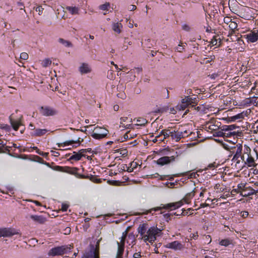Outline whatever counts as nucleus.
<instances>
[{
  "mask_svg": "<svg viewBox=\"0 0 258 258\" xmlns=\"http://www.w3.org/2000/svg\"><path fill=\"white\" fill-rule=\"evenodd\" d=\"M127 234V230H126L122 233L120 240L119 242L117 241V244L118 246L117 251L116 255V258H122V255L124 250V243Z\"/></svg>",
  "mask_w": 258,
  "mask_h": 258,
  "instance_id": "nucleus-8",
  "label": "nucleus"
},
{
  "mask_svg": "<svg viewBox=\"0 0 258 258\" xmlns=\"http://www.w3.org/2000/svg\"><path fill=\"white\" fill-rule=\"evenodd\" d=\"M10 123L13 128V129L15 131H17L20 126V125H21V123L20 120H15L11 117V116H10Z\"/></svg>",
  "mask_w": 258,
  "mask_h": 258,
  "instance_id": "nucleus-24",
  "label": "nucleus"
},
{
  "mask_svg": "<svg viewBox=\"0 0 258 258\" xmlns=\"http://www.w3.org/2000/svg\"><path fill=\"white\" fill-rule=\"evenodd\" d=\"M82 258H99V242H97L96 245V248L90 254L84 255Z\"/></svg>",
  "mask_w": 258,
  "mask_h": 258,
  "instance_id": "nucleus-15",
  "label": "nucleus"
},
{
  "mask_svg": "<svg viewBox=\"0 0 258 258\" xmlns=\"http://www.w3.org/2000/svg\"><path fill=\"white\" fill-rule=\"evenodd\" d=\"M128 117L126 116L122 117L120 118V127H124L127 129L131 128L132 127V119L130 118L129 120V122L130 123L128 124L125 125V122H126L128 120Z\"/></svg>",
  "mask_w": 258,
  "mask_h": 258,
  "instance_id": "nucleus-20",
  "label": "nucleus"
},
{
  "mask_svg": "<svg viewBox=\"0 0 258 258\" xmlns=\"http://www.w3.org/2000/svg\"><path fill=\"white\" fill-rule=\"evenodd\" d=\"M109 132L105 128L96 126L92 134V137L96 140H100L105 138Z\"/></svg>",
  "mask_w": 258,
  "mask_h": 258,
  "instance_id": "nucleus-9",
  "label": "nucleus"
},
{
  "mask_svg": "<svg viewBox=\"0 0 258 258\" xmlns=\"http://www.w3.org/2000/svg\"><path fill=\"white\" fill-rule=\"evenodd\" d=\"M232 151L231 153L232 154H234V155H238V156H242V146L241 144H237L235 146L231 148Z\"/></svg>",
  "mask_w": 258,
  "mask_h": 258,
  "instance_id": "nucleus-22",
  "label": "nucleus"
},
{
  "mask_svg": "<svg viewBox=\"0 0 258 258\" xmlns=\"http://www.w3.org/2000/svg\"><path fill=\"white\" fill-rule=\"evenodd\" d=\"M80 138H79L78 139L77 142L72 140V141H67V142H65L63 143H58V144H57V145H58V147H64V146H68V145H72V144H73L74 143H80Z\"/></svg>",
  "mask_w": 258,
  "mask_h": 258,
  "instance_id": "nucleus-32",
  "label": "nucleus"
},
{
  "mask_svg": "<svg viewBox=\"0 0 258 258\" xmlns=\"http://www.w3.org/2000/svg\"><path fill=\"white\" fill-rule=\"evenodd\" d=\"M245 114L244 113V112H242L239 114H237V115L234 116L232 117V119L233 120H236L237 119H241L243 118Z\"/></svg>",
  "mask_w": 258,
  "mask_h": 258,
  "instance_id": "nucleus-39",
  "label": "nucleus"
},
{
  "mask_svg": "<svg viewBox=\"0 0 258 258\" xmlns=\"http://www.w3.org/2000/svg\"><path fill=\"white\" fill-rule=\"evenodd\" d=\"M107 78L110 80H112L114 78V75L112 70H109L108 71Z\"/></svg>",
  "mask_w": 258,
  "mask_h": 258,
  "instance_id": "nucleus-42",
  "label": "nucleus"
},
{
  "mask_svg": "<svg viewBox=\"0 0 258 258\" xmlns=\"http://www.w3.org/2000/svg\"><path fill=\"white\" fill-rule=\"evenodd\" d=\"M29 55L26 52H22L20 54V59L23 60H27L28 58Z\"/></svg>",
  "mask_w": 258,
  "mask_h": 258,
  "instance_id": "nucleus-45",
  "label": "nucleus"
},
{
  "mask_svg": "<svg viewBox=\"0 0 258 258\" xmlns=\"http://www.w3.org/2000/svg\"><path fill=\"white\" fill-rule=\"evenodd\" d=\"M43 10V8L41 6H39L36 8V11L39 13V15H40V13H42Z\"/></svg>",
  "mask_w": 258,
  "mask_h": 258,
  "instance_id": "nucleus-58",
  "label": "nucleus"
},
{
  "mask_svg": "<svg viewBox=\"0 0 258 258\" xmlns=\"http://www.w3.org/2000/svg\"><path fill=\"white\" fill-rule=\"evenodd\" d=\"M165 247L174 250H181L183 248L182 244L178 241H174L172 242L167 243Z\"/></svg>",
  "mask_w": 258,
  "mask_h": 258,
  "instance_id": "nucleus-16",
  "label": "nucleus"
},
{
  "mask_svg": "<svg viewBox=\"0 0 258 258\" xmlns=\"http://www.w3.org/2000/svg\"><path fill=\"white\" fill-rule=\"evenodd\" d=\"M66 9L72 15L79 14V8L77 7L67 6Z\"/></svg>",
  "mask_w": 258,
  "mask_h": 258,
  "instance_id": "nucleus-26",
  "label": "nucleus"
},
{
  "mask_svg": "<svg viewBox=\"0 0 258 258\" xmlns=\"http://www.w3.org/2000/svg\"><path fill=\"white\" fill-rule=\"evenodd\" d=\"M247 188V183H240L237 185V189L238 190L240 195L244 197H247L251 195H253L254 191H250L251 192H246L245 190Z\"/></svg>",
  "mask_w": 258,
  "mask_h": 258,
  "instance_id": "nucleus-12",
  "label": "nucleus"
},
{
  "mask_svg": "<svg viewBox=\"0 0 258 258\" xmlns=\"http://www.w3.org/2000/svg\"><path fill=\"white\" fill-rule=\"evenodd\" d=\"M120 153L122 156L125 157L127 155V151L126 149H123L120 151Z\"/></svg>",
  "mask_w": 258,
  "mask_h": 258,
  "instance_id": "nucleus-54",
  "label": "nucleus"
},
{
  "mask_svg": "<svg viewBox=\"0 0 258 258\" xmlns=\"http://www.w3.org/2000/svg\"><path fill=\"white\" fill-rule=\"evenodd\" d=\"M122 27V25L121 23L117 22L114 23L112 26V29L113 31L118 34L121 32V29Z\"/></svg>",
  "mask_w": 258,
  "mask_h": 258,
  "instance_id": "nucleus-30",
  "label": "nucleus"
},
{
  "mask_svg": "<svg viewBox=\"0 0 258 258\" xmlns=\"http://www.w3.org/2000/svg\"><path fill=\"white\" fill-rule=\"evenodd\" d=\"M69 208V205L67 204H62V205H61V210L63 211V212H65V211H67V210H68Z\"/></svg>",
  "mask_w": 258,
  "mask_h": 258,
  "instance_id": "nucleus-51",
  "label": "nucleus"
},
{
  "mask_svg": "<svg viewBox=\"0 0 258 258\" xmlns=\"http://www.w3.org/2000/svg\"><path fill=\"white\" fill-rule=\"evenodd\" d=\"M177 110H178L176 109V107H172V108H170V111L169 112L171 114H176V113L177 112Z\"/></svg>",
  "mask_w": 258,
  "mask_h": 258,
  "instance_id": "nucleus-61",
  "label": "nucleus"
},
{
  "mask_svg": "<svg viewBox=\"0 0 258 258\" xmlns=\"http://www.w3.org/2000/svg\"><path fill=\"white\" fill-rule=\"evenodd\" d=\"M47 132L48 130L46 129L37 128L34 131L33 135L35 137H40L45 135Z\"/></svg>",
  "mask_w": 258,
  "mask_h": 258,
  "instance_id": "nucleus-25",
  "label": "nucleus"
},
{
  "mask_svg": "<svg viewBox=\"0 0 258 258\" xmlns=\"http://www.w3.org/2000/svg\"><path fill=\"white\" fill-rule=\"evenodd\" d=\"M171 131L169 129H164L161 131L160 135H162L165 139L171 137Z\"/></svg>",
  "mask_w": 258,
  "mask_h": 258,
  "instance_id": "nucleus-33",
  "label": "nucleus"
},
{
  "mask_svg": "<svg viewBox=\"0 0 258 258\" xmlns=\"http://www.w3.org/2000/svg\"><path fill=\"white\" fill-rule=\"evenodd\" d=\"M70 249L71 248L66 245L56 246L50 249L48 252V254L49 256H52L56 255H62L64 253H67V252L69 251Z\"/></svg>",
  "mask_w": 258,
  "mask_h": 258,
  "instance_id": "nucleus-7",
  "label": "nucleus"
},
{
  "mask_svg": "<svg viewBox=\"0 0 258 258\" xmlns=\"http://www.w3.org/2000/svg\"><path fill=\"white\" fill-rule=\"evenodd\" d=\"M198 237V232H196V233L191 234L190 235V238H192L195 239H197Z\"/></svg>",
  "mask_w": 258,
  "mask_h": 258,
  "instance_id": "nucleus-62",
  "label": "nucleus"
},
{
  "mask_svg": "<svg viewBox=\"0 0 258 258\" xmlns=\"http://www.w3.org/2000/svg\"><path fill=\"white\" fill-rule=\"evenodd\" d=\"M17 5H18V7H20V10H24V11L25 12H26V11H25V9H24V4H23V3H21V2H18V3H17Z\"/></svg>",
  "mask_w": 258,
  "mask_h": 258,
  "instance_id": "nucleus-55",
  "label": "nucleus"
},
{
  "mask_svg": "<svg viewBox=\"0 0 258 258\" xmlns=\"http://www.w3.org/2000/svg\"><path fill=\"white\" fill-rule=\"evenodd\" d=\"M58 41L59 43L63 45L65 47H72L73 46V44L70 41L65 40L63 38H60L58 39Z\"/></svg>",
  "mask_w": 258,
  "mask_h": 258,
  "instance_id": "nucleus-29",
  "label": "nucleus"
},
{
  "mask_svg": "<svg viewBox=\"0 0 258 258\" xmlns=\"http://www.w3.org/2000/svg\"><path fill=\"white\" fill-rule=\"evenodd\" d=\"M37 154L45 157H46L48 155V153L43 152L42 151H37Z\"/></svg>",
  "mask_w": 258,
  "mask_h": 258,
  "instance_id": "nucleus-56",
  "label": "nucleus"
},
{
  "mask_svg": "<svg viewBox=\"0 0 258 258\" xmlns=\"http://www.w3.org/2000/svg\"><path fill=\"white\" fill-rule=\"evenodd\" d=\"M182 28L183 30L186 31H189L190 30V26L187 24H183L182 26Z\"/></svg>",
  "mask_w": 258,
  "mask_h": 258,
  "instance_id": "nucleus-49",
  "label": "nucleus"
},
{
  "mask_svg": "<svg viewBox=\"0 0 258 258\" xmlns=\"http://www.w3.org/2000/svg\"><path fill=\"white\" fill-rule=\"evenodd\" d=\"M253 133L257 134L258 133V120H257L253 126Z\"/></svg>",
  "mask_w": 258,
  "mask_h": 258,
  "instance_id": "nucleus-48",
  "label": "nucleus"
},
{
  "mask_svg": "<svg viewBox=\"0 0 258 258\" xmlns=\"http://www.w3.org/2000/svg\"><path fill=\"white\" fill-rule=\"evenodd\" d=\"M172 215L171 214H165L163 216L164 217L165 219L168 221L169 220H170V216Z\"/></svg>",
  "mask_w": 258,
  "mask_h": 258,
  "instance_id": "nucleus-57",
  "label": "nucleus"
},
{
  "mask_svg": "<svg viewBox=\"0 0 258 258\" xmlns=\"http://www.w3.org/2000/svg\"><path fill=\"white\" fill-rule=\"evenodd\" d=\"M240 216L242 218H245L247 217V216H248V212L247 211L241 212V214H240Z\"/></svg>",
  "mask_w": 258,
  "mask_h": 258,
  "instance_id": "nucleus-53",
  "label": "nucleus"
},
{
  "mask_svg": "<svg viewBox=\"0 0 258 258\" xmlns=\"http://www.w3.org/2000/svg\"><path fill=\"white\" fill-rule=\"evenodd\" d=\"M134 162L131 163V166L130 167H127L126 165H124V166H126V168H127L126 171L128 172H132L133 171L134 169L135 168V167H132V166L134 164Z\"/></svg>",
  "mask_w": 258,
  "mask_h": 258,
  "instance_id": "nucleus-46",
  "label": "nucleus"
},
{
  "mask_svg": "<svg viewBox=\"0 0 258 258\" xmlns=\"http://www.w3.org/2000/svg\"><path fill=\"white\" fill-rule=\"evenodd\" d=\"M51 63V61L49 59H45L43 60L42 62V65L43 67H47L48 66L50 65Z\"/></svg>",
  "mask_w": 258,
  "mask_h": 258,
  "instance_id": "nucleus-38",
  "label": "nucleus"
},
{
  "mask_svg": "<svg viewBox=\"0 0 258 258\" xmlns=\"http://www.w3.org/2000/svg\"><path fill=\"white\" fill-rule=\"evenodd\" d=\"M79 71L80 73L83 75L90 73L92 71V70L88 63H82L79 68Z\"/></svg>",
  "mask_w": 258,
  "mask_h": 258,
  "instance_id": "nucleus-18",
  "label": "nucleus"
},
{
  "mask_svg": "<svg viewBox=\"0 0 258 258\" xmlns=\"http://www.w3.org/2000/svg\"><path fill=\"white\" fill-rule=\"evenodd\" d=\"M185 101L186 102L187 104L191 105L192 104H197V99L196 98H192L190 96H185L184 98Z\"/></svg>",
  "mask_w": 258,
  "mask_h": 258,
  "instance_id": "nucleus-31",
  "label": "nucleus"
},
{
  "mask_svg": "<svg viewBox=\"0 0 258 258\" xmlns=\"http://www.w3.org/2000/svg\"><path fill=\"white\" fill-rule=\"evenodd\" d=\"M242 156H240L238 155H234L231 160V166H232V168L233 167V166L236 167L237 164H239L240 163L241 160H242Z\"/></svg>",
  "mask_w": 258,
  "mask_h": 258,
  "instance_id": "nucleus-23",
  "label": "nucleus"
},
{
  "mask_svg": "<svg viewBox=\"0 0 258 258\" xmlns=\"http://www.w3.org/2000/svg\"><path fill=\"white\" fill-rule=\"evenodd\" d=\"M30 218L35 222L41 224L44 223L46 221V218L41 215H32L30 216Z\"/></svg>",
  "mask_w": 258,
  "mask_h": 258,
  "instance_id": "nucleus-21",
  "label": "nucleus"
},
{
  "mask_svg": "<svg viewBox=\"0 0 258 258\" xmlns=\"http://www.w3.org/2000/svg\"><path fill=\"white\" fill-rule=\"evenodd\" d=\"M39 111L41 114L45 116H53L57 113L55 109L48 106L40 107Z\"/></svg>",
  "mask_w": 258,
  "mask_h": 258,
  "instance_id": "nucleus-10",
  "label": "nucleus"
},
{
  "mask_svg": "<svg viewBox=\"0 0 258 258\" xmlns=\"http://www.w3.org/2000/svg\"><path fill=\"white\" fill-rule=\"evenodd\" d=\"M45 164L46 165L49 167L51 168L52 169L55 171L61 172H67L71 173L72 174H75L77 177L79 178L82 179H87L89 178L91 181H93L95 182H99L100 181L99 179H96V177L93 175H91L90 177L89 175H85L83 174H79L77 173V171L78 169L76 167H70L68 166H60L58 165H51L49 163L45 162Z\"/></svg>",
  "mask_w": 258,
  "mask_h": 258,
  "instance_id": "nucleus-2",
  "label": "nucleus"
},
{
  "mask_svg": "<svg viewBox=\"0 0 258 258\" xmlns=\"http://www.w3.org/2000/svg\"><path fill=\"white\" fill-rule=\"evenodd\" d=\"M86 153L85 150H80L78 152H74L73 155L69 159V161L73 160L75 161H79L81 160L82 157L85 156L84 153Z\"/></svg>",
  "mask_w": 258,
  "mask_h": 258,
  "instance_id": "nucleus-17",
  "label": "nucleus"
},
{
  "mask_svg": "<svg viewBox=\"0 0 258 258\" xmlns=\"http://www.w3.org/2000/svg\"><path fill=\"white\" fill-rule=\"evenodd\" d=\"M181 133L176 132L175 131H171V137L172 139L178 141L181 138Z\"/></svg>",
  "mask_w": 258,
  "mask_h": 258,
  "instance_id": "nucleus-28",
  "label": "nucleus"
},
{
  "mask_svg": "<svg viewBox=\"0 0 258 258\" xmlns=\"http://www.w3.org/2000/svg\"><path fill=\"white\" fill-rule=\"evenodd\" d=\"M229 27L230 29L231 30V32L230 34H232L233 33H234L235 32V30L237 27V24L235 22L230 21L229 24Z\"/></svg>",
  "mask_w": 258,
  "mask_h": 258,
  "instance_id": "nucleus-34",
  "label": "nucleus"
},
{
  "mask_svg": "<svg viewBox=\"0 0 258 258\" xmlns=\"http://www.w3.org/2000/svg\"><path fill=\"white\" fill-rule=\"evenodd\" d=\"M147 224L145 223L140 225L138 232L145 242L153 243L156 240L157 236L160 235L161 230L154 226L151 227L147 230Z\"/></svg>",
  "mask_w": 258,
  "mask_h": 258,
  "instance_id": "nucleus-1",
  "label": "nucleus"
},
{
  "mask_svg": "<svg viewBox=\"0 0 258 258\" xmlns=\"http://www.w3.org/2000/svg\"><path fill=\"white\" fill-rule=\"evenodd\" d=\"M132 43L131 41H128L127 39L125 38L122 48L124 50H126L128 48V45H132Z\"/></svg>",
  "mask_w": 258,
  "mask_h": 258,
  "instance_id": "nucleus-40",
  "label": "nucleus"
},
{
  "mask_svg": "<svg viewBox=\"0 0 258 258\" xmlns=\"http://www.w3.org/2000/svg\"><path fill=\"white\" fill-rule=\"evenodd\" d=\"M109 7L110 4L109 3H106L104 4L100 5L99 8L100 10L102 11H108Z\"/></svg>",
  "mask_w": 258,
  "mask_h": 258,
  "instance_id": "nucleus-37",
  "label": "nucleus"
},
{
  "mask_svg": "<svg viewBox=\"0 0 258 258\" xmlns=\"http://www.w3.org/2000/svg\"><path fill=\"white\" fill-rule=\"evenodd\" d=\"M220 122L219 121H217L215 120H211L210 121H209L206 123L205 124V128L208 131H217L219 129Z\"/></svg>",
  "mask_w": 258,
  "mask_h": 258,
  "instance_id": "nucleus-13",
  "label": "nucleus"
},
{
  "mask_svg": "<svg viewBox=\"0 0 258 258\" xmlns=\"http://www.w3.org/2000/svg\"><path fill=\"white\" fill-rule=\"evenodd\" d=\"M133 257L134 258H140V257H141V252H138L135 253L133 255Z\"/></svg>",
  "mask_w": 258,
  "mask_h": 258,
  "instance_id": "nucleus-63",
  "label": "nucleus"
},
{
  "mask_svg": "<svg viewBox=\"0 0 258 258\" xmlns=\"http://www.w3.org/2000/svg\"><path fill=\"white\" fill-rule=\"evenodd\" d=\"M249 42L253 43L258 40V33L255 31H250L243 36Z\"/></svg>",
  "mask_w": 258,
  "mask_h": 258,
  "instance_id": "nucleus-14",
  "label": "nucleus"
},
{
  "mask_svg": "<svg viewBox=\"0 0 258 258\" xmlns=\"http://www.w3.org/2000/svg\"><path fill=\"white\" fill-rule=\"evenodd\" d=\"M156 137L160 142H163L165 140L163 136L162 135H160V133L159 135H156Z\"/></svg>",
  "mask_w": 258,
  "mask_h": 258,
  "instance_id": "nucleus-52",
  "label": "nucleus"
},
{
  "mask_svg": "<svg viewBox=\"0 0 258 258\" xmlns=\"http://www.w3.org/2000/svg\"><path fill=\"white\" fill-rule=\"evenodd\" d=\"M255 157L258 158L257 153L255 152L251 153L250 149L247 148L242 154V161L248 167H256L257 164L255 161Z\"/></svg>",
  "mask_w": 258,
  "mask_h": 258,
  "instance_id": "nucleus-4",
  "label": "nucleus"
},
{
  "mask_svg": "<svg viewBox=\"0 0 258 258\" xmlns=\"http://www.w3.org/2000/svg\"><path fill=\"white\" fill-rule=\"evenodd\" d=\"M197 190L195 188L191 192L187 193L184 197L181 200L182 201L183 204H189L191 199L195 196Z\"/></svg>",
  "mask_w": 258,
  "mask_h": 258,
  "instance_id": "nucleus-19",
  "label": "nucleus"
},
{
  "mask_svg": "<svg viewBox=\"0 0 258 258\" xmlns=\"http://www.w3.org/2000/svg\"><path fill=\"white\" fill-rule=\"evenodd\" d=\"M220 244L223 246H228L231 243V241L229 239H225L220 241Z\"/></svg>",
  "mask_w": 258,
  "mask_h": 258,
  "instance_id": "nucleus-36",
  "label": "nucleus"
},
{
  "mask_svg": "<svg viewBox=\"0 0 258 258\" xmlns=\"http://www.w3.org/2000/svg\"><path fill=\"white\" fill-rule=\"evenodd\" d=\"M19 233L14 228H0V237H11L13 235L18 234Z\"/></svg>",
  "mask_w": 258,
  "mask_h": 258,
  "instance_id": "nucleus-11",
  "label": "nucleus"
},
{
  "mask_svg": "<svg viewBox=\"0 0 258 258\" xmlns=\"http://www.w3.org/2000/svg\"><path fill=\"white\" fill-rule=\"evenodd\" d=\"M130 131L127 132L126 134H125L123 136V140H122V138H121V142L125 141L127 140L129 138H132L133 137L131 136H129Z\"/></svg>",
  "mask_w": 258,
  "mask_h": 258,
  "instance_id": "nucleus-43",
  "label": "nucleus"
},
{
  "mask_svg": "<svg viewBox=\"0 0 258 258\" xmlns=\"http://www.w3.org/2000/svg\"><path fill=\"white\" fill-rule=\"evenodd\" d=\"M29 242L35 245V243L38 242V240H36L35 238H32L29 240Z\"/></svg>",
  "mask_w": 258,
  "mask_h": 258,
  "instance_id": "nucleus-64",
  "label": "nucleus"
},
{
  "mask_svg": "<svg viewBox=\"0 0 258 258\" xmlns=\"http://www.w3.org/2000/svg\"><path fill=\"white\" fill-rule=\"evenodd\" d=\"M137 122L138 123L137 124V125L139 126H144L148 123V121L146 119L142 117L139 118L137 119Z\"/></svg>",
  "mask_w": 258,
  "mask_h": 258,
  "instance_id": "nucleus-35",
  "label": "nucleus"
},
{
  "mask_svg": "<svg viewBox=\"0 0 258 258\" xmlns=\"http://www.w3.org/2000/svg\"><path fill=\"white\" fill-rule=\"evenodd\" d=\"M217 166V165L216 164L215 162L213 163H211V164H210L208 166V169H214V168H215Z\"/></svg>",
  "mask_w": 258,
  "mask_h": 258,
  "instance_id": "nucleus-60",
  "label": "nucleus"
},
{
  "mask_svg": "<svg viewBox=\"0 0 258 258\" xmlns=\"http://www.w3.org/2000/svg\"><path fill=\"white\" fill-rule=\"evenodd\" d=\"M222 131L223 132H219V136H223L225 137H230V136H238L239 134H241V133L239 132L238 131H234L236 128H238V126H236L234 124L229 125H225L223 127Z\"/></svg>",
  "mask_w": 258,
  "mask_h": 258,
  "instance_id": "nucleus-6",
  "label": "nucleus"
},
{
  "mask_svg": "<svg viewBox=\"0 0 258 258\" xmlns=\"http://www.w3.org/2000/svg\"><path fill=\"white\" fill-rule=\"evenodd\" d=\"M247 188H246V189L245 190H246V192H251L250 191H254V193H253V195H255L257 193V191L253 189L251 187L249 186L248 185V184H247Z\"/></svg>",
  "mask_w": 258,
  "mask_h": 258,
  "instance_id": "nucleus-47",
  "label": "nucleus"
},
{
  "mask_svg": "<svg viewBox=\"0 0 258 258\" xmlns=\"http://www.w3.org/2000/svg\"><path fill=\"white\" fill-rule=\"evenodd\" d=\"M184 99L183 98L181 100V103L179 104H178L176 106V109H177L178 111L183 110H184L188 106V105L186 103V102L185 101Z\"/></svg>",
  "mask_w": 258,
  "mask_h": 258,
  "instance_id": "nucleus-27",
  "label": "nucleus"
},
{
  "mask_svg": "<svg viewBox=\"0 0 258 258\" xmlns=\"http://www.w3.org/2000/svg\"><path fill=\"white\" fill-rule=\"evenodd\" d=\"M184 47L185 45H182V44H179L175 49L177 51L181 52L184 49Z\"/></svg>",
  "mask_w": 258,
  "mask_h": 258,
  "instance_id": "nucleus-44",
  "label": "nucleus"
},
{
  "mask_svg": "<svg viewBox=\"0 0 258 258\" xmlns=\"http://www.w3.org/2000/svg\"><path fill=\"white\" fill-rule=\"evenodd\" d=\"M215 56H211L210 58H205V63H208L211 62L212 60L215 59Z\"/></svg>",
  "mask_w": 258,
  "mask_h": 258,
  "instance_id": "nucleus-50",
  "label": "nucleus"
},
{
  "mask_svg": "<svg viewBox=\"0 0 258 258\" xmlns=\"http://www.w3.org/2000/svg\"><path fill=\"white\" fill-rule=\"evenodd\" d=\"M161 153L164 156L156 161L157 164L161 166L174 162L178 157L177 152H175L173 149L169 148L163 150L161 151Z\"/></svg>",
  "mask_w": 258,
  "mask_h": 258,
  "instance_id": "nucleus-3",
  "label": "nucleus"
},
{
  "mask_svg": "<svg viewBox=\"0 0 258 258\" xmlns=\"http://www.w3.org/2000/svg\"><path fill=\"white\" fill-rule=\"evenodd\" d=\"M230 196V194L229 192L225 194H224L223 195H221L219 199H214L212 200V201H218L219 200H220L221 199H226L227 198L229 197Z\"/></svg>",
  "mask_w": 258,
  "mask_h": 258,
  "instance_id": "nucleus-41",
  "label": "nucleus"
},
{
  "mask_svg": "<svg viewBox=\"0 0 258 258\" xmlns=\"http://www.w3.org/2000/svg\"><path fill=\"white\" fill-rule=\"evenodd\" d=\"M239 193L237 188L233 189L231 191V195L232 196H235L236 194Z\"/></svg>",
  "mask_w": 258,
  "mask_h": 258,
  "instance_id": "nucleus-59",
  "label": "nucleus"
},
{
  "mask_svg": "<svg viewBox=\"0 0 258 258\" xmlns=\"http://www.w3.org/2000/svg\"><path fill=\"white\" fill-rule=\"evenodd\" d=\"M182 205H183L182 201H179L177 202L172 203L164 205L162 207H157L156 208L150 209L148 210H143L142 212H137L135 214V215L137 216L147 215L148 214L152 213L153 211H158L163 209H170L171 210H175L180 207Z\"/></svg>",
  "mask_w": 258,
  "mask_h": 258,
  "instance_id": "nucleus-5",
  "label": "nucleus"
}]
</instances>
